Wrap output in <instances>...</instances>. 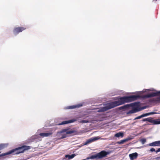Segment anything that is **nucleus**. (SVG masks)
<instances>
[{
	"mask_svg": "<svg viewBox=\"0 0 160 160\" xmlns=\"http://www.w3.org/2000/svg\"><path fill=\"white\" fill-rule=\"evenodd\" d=\"M140 97V96L139 95H133L120 97L118 101L109 103L107 106L99 109L98 112H102L106 111L116 106L124 104L125 102H128L136 100Z\"/></svg>",
	"mask_w": 160,
	"mask_h": 160,
	"instance_id": "nucleus-1",
	"label": "nucleus"
},
{
	"mask_svg": "<svg viewBox=\"0 0 160 160\" xmlns=\"http://www.w3.org/2000/svg\"><path fill=\"white\" fill-rule=\"evenodd\" d=\"M30 149V146L23 145L15 149L11 150L6 153H2L0 155V157L12 153H13V154H18L21 153H22L25 150H28ZM0 153L1 152H0Z\"/></svg>",
	"mask_w": 160,
	"mask_h": 160,
	"instance_id": "nucleus-2",
	"label": "nucleus"
},
{
	"mask_svg": "<svg viewBox=\"0 0 160 160\" xmlns=\"http://www.w3.org/2000/svg\"><path fill=\"white\" fill-rule=\"evenodd\" d=\"M109 154V153L108 152L104 150H102L95 155L91 156L90 158L92 159L95 158H102L104 157H106V156Z\"/></svg>",
	"mask_w": 160,
	"mask_h": 160,
	"instance_id": "nucleus-3",
	"label": "nucleus"
},
{
	"mask_svg": "<svg viewBox=\"0 0 160 160\" xmlns=\"http://www.w3.org/2000/svg\"><path fill=\"white\" fill-rule=\"evenodd\" d=\"M142 121V122L148 121L153 123L154 125L160 124V119H153V118L151 117L143 119Z\"/></svg>",
	"mask_w": 160,
	"mask_h": 160,
	"instance_id": "nucleus-4",
	"label": "nucleus"
},
{
	"mask_svg": "<svg viewBox=\"0 0 160 160\" xmlns=\"http://www.w3.org/2000/svg\"><path fill=\"white\" fill-rule=\"evenodd\" d=\"M26 29V28L23 27H18L15 28L13 30V32L15 34H18L19 33L22 32Z\"/></svg>",
	"mask_w": 160,
	"mask_h": 160,
	"instance_id": "nucleus-5",
	"label": "nucleus"
},
{
	"mask_svg": "<svg viewBox=\"0 0 160 160\" xmlns=\"http://www.w3.org/2000/svg\"><path fill=\"white\" fill-rule=\"evenodd\" d=\"M131 106H132L137 107L138 106V103H134L132 104L125 105L119 107V110H125Z\"/></svg>",
	"mask_w": 160,
	"mask_h": 160,
	"instance_id": "nucleus-6",
	"label": "nucleus"
},
{
	"mask_svg": "<svg viewBox=\"0 0 160 160\" xmlns=\"http://www.w3.org/2000/svg\"><path fill=\"white\" fill-rule=\"evenodd\" d=\"M69 129H62L61 132H66V134H71L74 133V134H76L77 133V131L75 130L71 129L69 131H67Z\"/></svg>",
	"mask_w": 160,
	"mask_h": 160,
	"instance_id": "nucleus-7",
	"label": "nucleus"
},
{
	"mask_svg": "<svg viewBox=\"0 0 160 160\" xmlns=\"http://www.w3.org/2000/svg\"><path fill=\"white\" fill-rule=\"evenodd\" d=\"M99 138L98 137H95L88 140L85 143L84 145H86L96 140H98Z\"/></svg>",
	"mask_w": 160,
	"mask_h": 160,
	"instance_id": "nucleus-8",
	"label": "nucleus"
},
{
	"mask_svg": "<svg viewBox=\"0 0 160 160\" xmlns=\"http://www.w3.org/2000/svg\"><path fill=\"white\" fill-rule=\"evenodd\" d=\"M99 138L98 137H95L88 140L85 143L84 145H86L96 140H98Z\"/></svg>",
	"mask_w": 160,
	"mask_h": 160,
	"instance_id": "nucleus-9",
	"label": "nucleus"
},
{
	"mask_svg": "<svg viewBox=\"0 0 160 160\" xmlns=\"http://www.w3.org/2000/svg\"><path fill=\"white\" fill-rule=\"evenodd\" d=\"M76 121V120L75 119H72L71 120H69L68 121H65L62 122L61 123H59V125H63L65 124L68 123H72Z\"/></svg>",
	"mask_w": 160,
	"mask_h": 160,
	"instance_id": "nucleus-10",
	"label": "nucleus"
},
{
	"mask_svg": "<svg viewBox=\"0 0 160 160\" xmlns=\"http://www.w3.org/2000/svg\"><path fill=\"white\" fill-rule=\"evenodd\" d=\"M148 145L150 146H160V141H155L149 144Z\"/></svg>",
	"mask_w": 160,
	"mask_h": 160,
	"instance_id": "nucleus-11",
	"label": "nucleus"
},
{
	"mask_svg": "<svg viewBox=\"0 0 160 160\" xmlns=\"http://www.w3.org/2000/svg\"><path fill=\"white\" fill-rule=\"evenodd\" d=\"M52 134V131L48 132L45 133H40L39 135L42 137H45L49 136Z\"/></svg>",
	"mask_w": 160,
	"mask_h": 160,
	"instance_id": "nucleus-12",
	"label": "nucleus"
},
{
	"mask_svg": "<svg viewBox=\"0 0 160 160\" xmlns=\"http://www.w3.org/2000/svg\"><path fill=\"white\" fill-rule=\"evenodd\" d=\"M138 154L137 152L133 153L129 155L131 160H133L137 158Z\"/></svg>",
	"mask_w": 160,
	"mask_h": 160,
	"instance_id": "nucleus-13",
	"label": "nucleus"
},
{
	"mask_svg": "<svg viewBox=\"0 0 160 160\" xmlns=\"http://www.w3.org/2000/svg\"><path fill=\"white\" fill-rule=\"evenodd\" d=\"M81 105H73V106H67L65 108L66 109H73L75 108H79L80 107Z\"/></svg>",
	"mask_w": 160,
	"mask_h": 160,
	"instance_id": "nucleus-14",
	"label": "nucleus"
},
{
	"mask_svg": "<svg viewBox=\"0 0 160 160\" xmlns=\"http://www.w3.org/2000/svg\"><path fill=\"white\" fill-rule=\"evenodd\" d=\"M139 111V110L137 108H133L132 109L129 111L128 113H133Z\"/></svg>",
	"mask_w": 160,
	"mask_h": 160,
	"instance_id": "nucleus-15",
	"label": "nucleus"
},
{
	"mask_svg": "<svg viewBox=\"0 0 160 160\" xmlns=\"http://www.w3.org/2000/svg\"><path fill=\"white\" fill-rule=\"evenodd\" d=\"M76 155L75 154H72L71 155H66L65 156L66 158H68V159L69 160L73 158Z\"/></svg>",
	"mask_w": 160,
	"mask_h": 160,
	"instance_id": "nucleus-16",
	"label": "nucleus"
},
{
	"mask_svg": "<svg viewBox=\"0 0 160 160\" xmlns=\"http://www.w3.org/2000/svg\"><path fill=\"white\" fill-rule=\"evenodd\" d=\"M123 136V133L122 132H119L115 134L114 136L116 137L119 138L120 137H122Z\"/></svg>",
	"mask_w": 160,
	"mask_h": 160,
	"instance_id": "nucleus-17",
	"label": "nucleus"
},
{
	"mask_svg": "<svg viewBox=\"0 0 160 160\" xmlns=\"http://www.w3.org/2000/svg\"><path fill=\"white\" fill-rule=\"evenodd\" d=\"M128 139H123L122 140H121L120 141L118 142H117V143L118 144H123L124 142L128 141Z\"/></svg>",
	"mask_w": 160,
	"mask_h": 160,
	"instance_id": "nucleus-18",
	"label": "nucleus"
},
{
	"mask_svg": "<svg viewBox=\"0 0 160 160\" xmlns=\"http://www.w3.org/2000/svg\"><path fill=\"white\" fill-rule=\"evenodd\" d=\"M5 147V145L4 144H0V150L3 149Z\"/></svg>",
	"mask_w": 160,
	"mask_h": 160,
	"instance_id": "nucleus-19",
	"label": "nucleus"
},
{
	"mask_svg": "<svg viewBox=\"0 0 160 160\" xmlns=\"http://www.w3.org/2000/svg\"><path fill=\"white\" fill-rule=\"evenodd\" d=\"M141 143L142 144H144V143L146 142V139L145 138H143L142 139H141L140 140Z\"/></svg>",
	"mask_w": 160,
	"mask_h": 160,
	"instance_id": "nucleus-20",
	"label": "nucleus"
},
{
	"mask_svg": "<svg viewBox=\"0 0 160 160\" xmlns=\"http://www.w3.org/2000/svg\"><path fill=\"white\" fill-rule=\"evenodd\" d=\"M88 120H82L80 121V122L81 123H88Z\"/></svg>",
	"mask_w": 160,
	"mask_h": 160,
	"instance_id": "nucleus-21",
	"label": "nucleus"
},
{
	"mask_svg": "<svg viewBox=\"0 0 160 160\" xmlns=\"http://www.w3.org/2000/svg\"><path fill=\"white\" fill-rule=\"evenodd\" d=\"M67 137V135L66 134H64L62 135V137L60 138V139L65 138Z\"/></svg>",
	"mask_w": 160,
	"mask_h": 160,
	"instance_id": "nucleus-22",
	"label": "nucleus"
},
{
	"mask_svg": "<svg viewBox=\"0 0 160 160\" xmlns=\"http://www.w3.org/2000/svg\"><path fill=\"white\" fill-rule=\"evenodd\" d=\"M143 117L142 115L140 116H139L137 117H136L135 119H140L142 118Z\"/></svg>",
	"mask_w": 160,
	"mask_h": 160,
	"instance_id": "nucleus-23",
	"label": "nucleus"
},
{
	"mask_svg": "<svg viewBox=\"0 0 160 160\" xmlns=\"http://www.w3.org/2000/svg\"><path fill=\"white\" fill-rule=\"evenodd\" d=\"M143 117H146L148 115H149V113H148L142 114Z\"/></svg>",
	"mask_w": 160,
	"mask_h": 160,
	"instance_id": "nucleus-24",
	"label": "nucleus"
},
{
	"mask_svg": "<svg viewBox=\"0 0 160 160\" xmlns=\"http://www.w3.org/2000/svg\"><path fill=\"white\" fill-rule=\"evenodd\" d=\"M146 108V107H145V106L142 107L141 108L139 109L138 110H139V111H140L144 109H145Z\"/></svg>",
	"mask_w": 160,
	"mask_h": 160,
	"instance_id": "nucleus-25",
	"label": "nucleus"
},
{
	"mask_svg": "<svg viewBox=\"0 0 160 160\" xmlns=\"http://www.w3.org/2000/svg\"><path fill=\"white\" fill-rule=\"evenodd\" d=\"M156 113H157L156 112H149V115L154 114H156Z\"/></svg>",
	"mask_w": 160,
	"mask_h": 160,
	"instance_id": "nucleus-26",
	"label": "nucleus"
},
{
	"mask_svg": "<svg viewBox=\"0 0 160 160\" xmlns=\"http://www.w3.org/2000/svg\"><path fill=\"white\" fill-rule=\"evenodd\" d=\"M150 151L151 152H154V151H155V149L153 148H151L150 150Z\"/></svg>",
	"mask_w": 160,
	"mask_h": 160,
	"instance_id": "nucleus-27",
	"label": "nucleus"
},
{
	"mask_svg": "<svg viewBox=\"0 0 160 160\" xmlns=\"http://www.w3.org/2000/svg\"><path fill=\"white\" fill-rule=\"evenodd\" d=\"M155 160H159L160 159V156L156 158H155Z\"/></svg>",
	"mask_w": 160,
	"mask_h": 160,
	"instance_id": "nucleus-28",
	"label": "nucleus"
},
{
	"mask_svg": "<svg viewBox=\"0 0 160 160\" xmlns=\"http://www.w3.org/2000/svg\"><path fill=\"white\" fill-rule=\"evenodd\" d=\"M156 152V153H157L158 152H160V148H158L157 150H156L155 151Z\"/></svg>",
	"mask_w": 160,
	"mask_h": 160,
	"instance_id": "nucleus-29",
	"label": "nucleus"
},
{
	"mask_svg": "<svg viewBox=\"0 0 160 160\" xmlns=\"http://www.w3.org/2000/svg\"><path fill=\"white\" fill-rule=\"evenodd\" d=\"M157 0H153V1H157Z\"/></svg>",
	"mask_w": 160,
	"mask_h": 160,
	"instance_id": "nucleus-30",
	"label": "nucleus"
},
{
	"mask_svg": "<svg viewBox=\"0 0 160 160\" xmlns=\"http://www.w3.org/2000/svg\"><path fill=\"white\" fill-rule=\"evenodd\" d=\"M159 100H160V98H159Z\"/></svg>",
	"mask_w": 160,
	"mask_h": 160,
	"instance_id": "nucleus-31",
	"label": "nucleus"
}]
</instances>
